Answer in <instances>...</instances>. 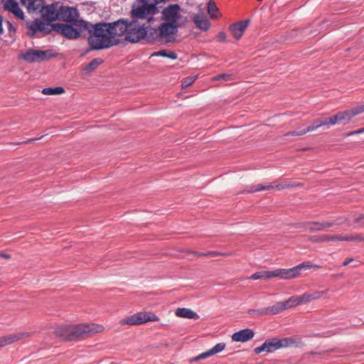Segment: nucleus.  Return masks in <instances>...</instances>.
Returning a JSON list of instances; mask_svg holds the SVG:
<instances>
[{"mask_svg": "<svg viewBox=\"0 0 364 364\" xmlns=\"http://www.w3.org/2000/svg\"><path fill=\"white\" fill-rule=\"evenodd\" d=\"M355 241H357V242L363 241L364 242V237H363L361 235L356 234V235H355Z\"/></svg>", "mask_w": 364, "mask_h": 364, "instance_id": "49", "label": "nucleus"}, {"mask_svg": "<svg viewBox=\"0 0 364 364\" xmlns=\"http://www.w3.org/2000/svg\"><path fill=\"white\" fill-rule=\"evenodd\" d=\"M40 9L43 19L48 21V23L40 19H36L28 23V28L31 31L29 33L31 36H33L37 32H42L46 34L49 33L53 27V25H50L49 23L59 18V13L57 12L55 6L53 4L42 6Z\"/></svg>", "mask_w": 364, "mask_h": 364, "instance_id": "3", "label": "nucleus"}, {"mask_svg": "<svg viewBox=\"0 0 364 364\" xmlns=\"http://www.w3.org/2000/svg\"><path fill=\"white\" fill-rule=\"evenodd\" d=\"M364 133V127H362L359 129H357L355 131H353V132H350L348 133H347L346 134V136H353V135H355V134H363Z\"/></svg>", "mask_w": 364, "mask_h": 364, "instance_id": "44", "label": "nucleus"}, {"mask_svg": "<svg viewBox=\"0 0 364 364\" xmlns=\"http://www.w3.org/2000/svg\"><path fill=\"white\" fill-rule=\"evenodd\" d=\"M300 264H303L301 267H300V271L301 270V269L303 268H307V269H310L311 268V264H310L309 262H302Z\"/></svg>", "mask_w": 364, "mask_h": 364, "instance_id": "48", "label": "nucleus"}, {"mask_svg": "<svg viewBox=\"0 0 364 364\" xmlns=\"http://www.w3.org/2000/svg\"><path fill=\"white\" fill-rule=\"evenodd\" d=\"M310 240L313 242H329V235H314L310 237Z\"/></svg>", "mask_w": 364, "mask_h": 364, "instance_id": "33", "label": "nucleus"}, {"mask_svg": "<svg viewBox=\"0 0 364 364\" xmlns=\"http://www.w3.org/2000/svg\"><path fill=\"white\" fill-rule=\"evenodd\" d=\"M220 255L228 256L230 253H223L218 251H210L206 252V257H217Z\"/></svg>", "mask_w": 364, "mask_h": 364, "instance_id": "41", "label": "nucleus"}, {"mask_svg": "<svg viewBox=\"0 0 364 364\" xmlns=\"http://www.w3.org/2000/svg\"><path fill=\"white\" fill-rule=\"evenodd\" d=\"M305 134H306V129H302V130H299V131L289 132L287 134H285L284 136H297L304 135Z\"/></svg>", "mask_w": 364, "mask_h": 364, "instance_id": "39", "label": "nucleus"}, {"mask_svg": "<svg viewBox=\"0 0 364 364\" xmlns=\"http://www.w3.org/2000/svg\"><path fill=\"white\" fill-rule=\"evenodd\" d=\"M272 277V271H260V272H257L254 273L251 276L250 279H254V280H257L259 279H263V278L269 279Z\"/></svg>", "mask_w": 364, "mask_h": 364, "instance_id": "30", "label": "nucleus"}, {"mask_svg": "<svg viewBox=\"0 0 364 364\" xmlns=\"http://www.w3.org/2000/svg\"><path fill=\"white\" fill-rule=\"evenodd\" d=\"M303 264H299L290 269H277L272 271V277H279L283 279H291L300 274V267Z\"/></svg>", "mask_w": 364, "mask_h": 364, "instance_id": "14", "label": "nucleus"}, {"mask_svg": "<svg viewBox=\"0 0 364 364\" xmlns=\"http://www.w3.org/2000/svg\"><path fill=\"white\" fill-rule=\"evenodd\" d=\"M0 256L5 259H9L11 257L10 255L2 253V252L0 253Z\"/></svg>", "mask_w": 364, "mask_h": 364, "instance_id": "54", "label": "nucleus"}, {"mask_svg": "<svg viewBox=\"0 0 364 364\" xmlns=\"http://www.w3.org/2000/svg\"><path fill=\"white\" fill-rule=\"evenodd\" d=\"M225 344L224 343H219L216 344L213 348L208 350L211 355L217 354L225 349Z\"/></svg>", "mask_w": 364, "mask_h": 364, "instance_id": "34", "label": "nucleus"}, {"mask_svg": "<svg viewBox=\"0 0 364 364\" xmlns=\"http://www.w3.org/2000/svg\"><path fill=\"white\" fill-rule=\"evenodd\" d=\"M321 267L317 264H311V268H321Z\"/></svg>", "mask_w": 364, "mask_h": 364, "instance_id": "57", "label": "nucleus"}, {"mask_svg": "<svg viewBox=\"0 0 364 364\" xmlns=\"http://www.w3.org/2000/svg\"><path fill=\"white\" fill-rule=\"evenodd\" d=\"M333 225H334V223H331V222H324V223H322L323 230L324 229H327V228H329L333 226Z\"/></svg>", "mask_w": 364, "mask_h": 364, "instance_id": "47", "label": "nucleus"}, {"mask_svg": "<svg viewBox=\"0 0 364 364\" xmlns=\"http://www.w3.org/2000/svg\"><path fill=\"white\" fill-rule=\"evenodd\" d=\"M48 51L30 49L21 55V58L28 62H37L48 58Z\"/></svg>", "mask_w": 364, "mask_h": 364, "instance_id": "17", "label": "nucleus"}, {"mask_svg": "<svg viewBox=\"0 0 364 364\" xmlns=\"http://www.w3.org/2000/svg\"><path fill=\"white\" fill-rule=\"evenodd\" d=\"M2 33H3V31L0 30V34H1Z\"/></svg>", "mask_w": 364, "mask_h": 364, "instance_id": "58", "label": "nucleus"}, {"mask_svg": "<svg viewBox=\"0 0 364 364\" xmlns=\"http://www.w3.org/2000/svg\"><path fill=\"white\" fill-rule=\"evenodd\" d=\"M32 336V333L28 331H19L0 337V348L12 344L18 341L28 338Z\"/></svg>", "mask_w": 364, "mask_h": 364, "instance_id": "12", "label": "nucleus"}, {"mask_svg": "<svg viewBox=\"0 0 364 364\" xmlns=\"http://www.w3.org/2000/svg\"><path fill=\"white\" fill-rule=\"evenodd\" d=\"M353 260V258L352 257H350V258H348L347 259H346L343 263V266H347L348 264H350V262H351Z\"/></svg>", "mask_w": 364, "mask_h": 364, "instance_id": "52", "label": "nucleus"}, {"mask_svg": "<svg viewBox=\"0 0 364 364\" xmlns=\"http://www.w3.org/2000/svg\"><path fill=\"white\" fill-rule=\"evenodd\" d=\"M330 241H355V235H329Z\"/></svg>", "mask_w": 364, "mask_h": 364, "instance_id": "29", "label": "nucleus"}, {"mask_svg": "<svg viewBox=\"0 0 364 364\" xmlns=\"http://www.w3.org/2000/svg\"><path fill=\"white\" fill-rule=\"evenodd\" d=\"M181 8L178 4H171L166 7L161 14V19L164 21L161 23L166 26H171L172 29L169 31L174 37L178 31L181 19Z\"/></svg>", "mask_w": 364, "mask_h": 364, "instance_id": "4", "label": "nucleus"}, {"mask_svg": "<svg viewBox=\"0 0 364 364\" xmlns=\"http://www.w3.org/2000/svg\"><path fill=\"white\" fill-rule=\"evenodd\" d=\"M362 112H364V105H358L350 109L339 112L328 118L330 125H335L338 122L348 123L351 119Z\"/></svg>", "mask_w": 364, "mask_h": 364, "instance_id": "7", "label": "nucleus"}, {"mask_svg": "<svg viewBox=\"0 0 364 364\" xmlns=\"http://www.w3.org/2000/svg\"><path fill=\"white\" fill-rule=\"evenodd\" d=\"M53 27L57 32L61 33L63 36L68 38L75 39L80 36L82 32L88 28V23L80 20V21L72 23L71 25L55 23L53 25Z\"/></svg>", "mask_w": 364, "mask_h": 364, "instance_id": "5", "label": "nucleus"}, {"mask_svg": "<svg viewBox=\"0 0 364 364\" xmlns=\"http://www.w3.org/2000/svg\"><path fill=\"white\" fill-rule=\"evenodd\" d=\"M298 343L299 342L296 339L291 337H285L282 338L274 337L267 339L264 342L266 348V353H274L278 349L289 347Z\"/></svg>", "mask_w": 364, "mask_h": 364, "instance_id": "9", "label": "nucleus"}, {"mask_svg": "<svg viewBox=\"0 0 364 364\" xmlns=\"http://www.w3.org/2000/svg\"><path fill=\"white\" fill-rule=\"evenodd\" d=\"M4 7L6 10L14 14V15L19 18H24V14L23 11L20 9L18 0H4Z\"/></svg>", "mask_w": 364, "mask_h": 364, "instance_id": "19", "label": "nucleus"}, {"mask_svg": "<svg viewBox=\"0 0 364 364\" xmlns=\"http://www.w3.org/2000/svg\"><path fill=\"white\" fill-rule=\"evenodd\" d=\"M284 303H285L287 309L301 304V301L299 296H291L289 299L284 301Z\"/></svg>", "mask_w": 364, "mask_h": 364, "instance_id": "31", "label": "nucleus"}, {"mask_svg": "<svg viewBox=\"0 0 364 364\" xmlns=\"http://www.w3.org/2000/svg\"><path fill=\"white\" fill-rule=\"evenodd\" d=\"M255 336L254 331L250 328H245L235 332L232 336V340L237 342H247Z\"/></svg>", "mask_w": 364, "mask_h": 364, "instance_id": "20", "label": "nucleus"}, {"mask_svg": "<svg viewBox=\"0 0 364 364\" xmlns=\"http://www.w3.org/2000/svg\"><path fill=\"white\" fill-rule=\"evenodd\" d=\"M110 26L112 36L114 39H117V37L126 36L127 31L128 21L124 19H119L113 23H108Z\"/></svg>", "mask_w": 364, "mask_h": 364, "instance_id": "15", "label": "nucleus"}, {"mask_svg": "<svg viewBox=\"0 0 364 364\" xmlns=\"http://www.w3.org/2000/svg\"><path fill=\"white\" fill-rule=\"evenodd\" d=\"M2 21H3L2 17L0 16V30L3 31Z\"/></svg>", "mask_w": 364, "mask_h": 364, "instance_id": "56", "label": "nucleus"}, {"mask_svg": "<svg viewBox=\"0 0 364 364\" xmlns=\"http://www.w3.org/2000/svg\"><path fill=\"white\" fill-rule=\"evenodd\" d=\"M362 220H364V215H360L358 218H355V223H360Z\"/></svg>", "mask_w": 364, "mask_h": 364, "instance_id": "53", "label": "nucleus"}, {"mask_svg": "<svg viewBox=\"0 0 364 364\" xmlns=\"http://www.w3.org/2000/svg\"><path fill=\"white\" fill-rule=\"evenodd\" d=\"M299 297H300V299L301 301V304L314 301L313 298H312L311 293L306 292V293L303 294L302 295L299 296Z\"/></svg>", "mask_w": 364, "mask_h": 364, "instance_id": "38", "label": "nucleus"}, {"mask_svg": "<svg viewBox=\"0 0 364 364\" xmlns=\"http://www.w3.org/2000/svg\"><path fill=\"white\" fill-rule=\"evenodd\" d=\"M193 22L198 28L203 31H208L210 28V22L207 17L201 12L198 13L193 17Z\"/></svg>", "mask_w": 364, "mask_h": 364, "instance_id": "21", "label": "nucleus"}, {"mask_svg": "<svg viewBox=\"0 0 364 364\" xmlns=\"http://www.w3.org/2000/svg\"><path fill=\"white\" fill-rule=\"evenodd\" d=\"M296 228H308L310 232L321 231L323 230L322 223L319 222H305L298 223Z\"/></svg>", "mask_w": 364, "mask_h": 364, "instance_id": "24", "label": "nucleus"}, {"mask_svg": "<svg viewBox=\"0 0 364 364\" xmlns=\"http://www.w3.org/2000/svg\"><path fill=\"white\" fill-rule=\"evenodd\" d=\"M208 12L211 18H216L220 16V12L216 4L213 1L208 4Z\"/></svg>", "mask_w": 364, "mask_h": 364, "instance_id": "27", "label": "nucleus"}, {"mask_svg": "<svg viewBox=\"0 0 364 364\" xmlns=\"http://www.w3.org/2000/svg\"><path fill=\"white\" fill-rule=\"evenodd\" d=\"M159 317L153 312H139L120 321L122 325H140L149 321H157Z\"/></svg>", "mask_w": 364, "mask_h": 364, "instance_id": "10", "label": "nucleus"}, {"mask_svg": "<svg viewBox=\"0 0 364 364\" xmlns=\"http://www.w3.org/2000/svg\"><path fill=\"white\" fill-rule=\"evenodd\" d=\"M146 28L145 38L149 42H154L158 40H166V41H171L174 37L171 34L169 31L172 29L171 26H166L161 23L159 25H149Z\"/></svg>", "mask_w": 364, "mask_h": 364, "instance_id": "6", "label": "nucleus"}, {"mask_svg": "<svg viewBox=\"0 0 364 364\" xmlns=\"http://www.w3.org/2000/svg\"><path fill=\"white\" fill-rule=\"evenodd\" d=\"M43 137V136L39 137V138H35V139H29L28 140H26V141H24V143H31V142H33L38 139H41ZM23 144V142H21V143H18V144Z\"/></svg>", "mask_w": 364, "mask_h": 364, "instance_id": "50", "label": "nucleus"}, {"mask_svg": "<svg viewBox=\"0 0 364 364\" xmlns=\"http://www.w3.org/2000/svg\"><path fill=\"white\" fill-rule=\"evenodd\" d=\"M146 28L139 25L136 21L128 22L125 39L131 43H136L145 38Z\"/></svg>", "mask_w": 364, "mask_h": 364, "instance_id": "11", "label": "nucleus"}, {"mask_svg": "<svg viewBox=\"0 0 364 364\" xmlns=\"http://www.w3.org/2000/svg\"><path fill=\"white\" fill-rule=\"evenodd\" d=\"M287 309L284 301L277 302L274 305L268 307L269 314L275 315Z\"/></svg>", "mask_w": 364, "mask_h": 364, "instance_id": "25", "label": "nucleus"}, {"mask_svg": "<svg viewBox=\"0 0 364 364\" xmlns=\"http://www.w3.org/2000/svg\"><path fill=\"white\" fill-rule=\"evenodd\" d=\"M102 60L100 59V58H95L93 59L92 60H91V62L90 63H88L85 68V70L87 71V72H90V71H92V70H95L97 66L102 63Z\"/></svg>", "mask_w": 364, "mask_h": 364, "instance_id": "32", "label": "nucleus"}, {"mask_svg": "<svg viewBox=\"0 0 364 364\" xmlns=\"http://www.w3.org/2000/svg\"><path fill=\"white\" fill-rule=\"evenodd\" d=\"M104 326L97 323L62 325L54 331L56 337L65 341L84 340L104 331Z\"/></svg>", "mask_w": 364, "mask_h": 364, "instance_id": "1", "label": "nucleus"}, {"mask_svg": "<svg viewBox=\"0 0 364 364\" xmlns=\"http://www.w3.org/2000/svg\"><path fill=\"white\" fill-rule=\"evenodd\" d=\"M265 351L266 352V348H265V346H264V343H263L262 346H259V347H257L254 349V352L256 353V354H259L262 352Z\"/></svg>", "mask_w": 364, "mask_h": 364, "instance_id": "45", "label": "nucleus"}, {"mask_svg": "<svg viewBox=\"0 0 364 364\" xmlns=\"http://www.w3.org/2000/svg\"><path fill=\"white\" fill-rule=\"evenodd\" d=\"M327 291H328V289H326L325 291H314L313 293H311L313 300H317V299H321L322 296H323L324 294H326L327 293Z\"/></svg>", "mask_w": 364, "mask_h": 364, "instance_id": "40", "label": "nucleus"}, {"mask_svg": "<svg viewBox=\"0 0 364 364\" xmlns=\"http://www.w3.org/2000/svg\"><path fill=\"white\" fill-rule=\"evenodd\" d=\"M151 56H161L165 58H168L172 60H175L177 58V54L173 51H167L166 50H161L158 52H156L151 55Z\"/></svg>", "mask_w": 364, "mask_h": 364, "instance_id": "28", "label": "nucleus"}, {"mask_svg": "<svg viewBox=\"0 0 364 364\" xmlns=\"http://www.w3.org/2000/svg\"><path fill=\"white\" fill-rule=\"evenodd\" d=\"M158 11V8L154 4L142 2L141 5L134 8L132 13L136 18L147 19L148 22L151 23L155 21L152 16Z\"/></svg>", "mask_w": 364, "mask_h": 364, "instance_id": "8", "label": "nucleus"}, {"mask_svg": "<svg viewBox=\"0 0 364 364\" xmlns=\"http://www.w3.org/2000/svg\"><path fill=\"white\" fill-rule=\"evenodd\" d=\"M79 13L77 9L73 7H62L59 12V18L66 22L74 23L80 21L77 18Z\"/></svg>", "mask_w": 364, "mask_h": 364, "instance_id": "16", "label": "nucleus"}, {"mask_svg": "<svg viewBox=\"0 0 364 364\" xmlns=\"http://www.w3.org/2000/svg\"><path fill=\"white\" fill-rule=\"evenodd\" d=\"M249 20L239 21L230 26V31L235 38L239 40L245 33L249 24Z\"/></svg>", "mask_w": 364, "mask_h": 364, "instance_id": "18", "label": "nucleus"}, {"mask_svg": "<svg viewBox=\"0 0 364 364\" xmlns=\"http://www.w3.org/2000/svg\"><path fill=\"white\" fill-rule=\"evenodd\" d=\"M21 2L29 12L39 10L43 5V0H21Z\"/></svg>", "mask_w": 364, "mask_h": 364, "instance_id": "23", "label": "nucleus"}, {"mask_svg": "<svg viewBox=\"0 0 364 364\" xmlns=\"http://www.w3.org/2000/svg\"><path fill=\"white\" fill-rule=\"evenodd\" d=\"M213 80H223L224 81H231V80H234V77H233L232 75H231V74L223 73V74H220V75H216L215 77H213Z\"/></svg>", "mask_w": 364, "mask_h": 364, "instance_id": "37", "label": "nucleus"}, {"mask_svg": "<svg viewBox=\"0 0 364 364\" xmlns=\"http://www.w3.org/2000/svg\"><path fill=\"white\" fill-rule=\"evenodd\" d=\"M176 315L178 317L191 318V319H198L199 316L190 309L187 308H178L176 311Z\"/></svg>", "mask_w": 364, "mask_h": 364, "instance_id": "22", "label": "nucleus"}, {"mask_svg": "<svg viewBox=\"0 0 364 364\" xmlns=\"http://www.w3.org/2000/svg\"><path fill=\"white\" fill-rule=\"evenodd\" d=\"M209 356H211V355L210 354L209 351L208 350V351L204 352V353L200 354L199 355L192 358L191 360V361H197L198 360L204 359V358H208Z\"/></svg>", "mask_w": 364, "mask_h": 364, "instance_id": "42", "label": "nucleus"}, {"mask_svg": "<svg viewBox=\"0 0 364 364\" xmlns=\"http://www.w3.org/2000/svg\"><path fill=\"white\" fill-rule=\"evenodd\" d=\"M217 40L219 42H225L226 41V34L224 32H220L216 36Z\"/></svg>", "mask_w": 364, "mask_h": 364, "instance_id": "43", "label": "nucleus"}, {"mask_svg": "<svg viewBox=\"0 0 364 364\" xmlns=\"http://www.w3.org/2000/svg\"><path fill=\"white\" fill-rule=\"evenodd\" d=\"M44 95H58L61 94L62 92H42Z\"/></svg>", "mask_w": 364, "mask_h": 364, "instance_id": "55", "label": "nucleus"}, {"mask_svg": "<svg viewBox=\"0 0 364 364\" xmlns=\"http://www.w3.org/2000/svg\"><path fill=\"white\" fill-rule=\"evenodd\" d=\"M87 30L90 33L88 42L93 50L107 48L119 43L118 39L113 38L108 23L88 24Z\"/></svg>", "mask_w": 364, "mask_h": 364, "instance_id": "2", "label": "nucleus"}, {"mask_svg": "<svg viewBox=\"0 0 364 364\" xmlns=\"http://www.w3.org/2000/svg\"><path fill=\"white\" fill-rule=\"evenodd\" d=\"M41 91H64L61 87L43 88Z\"/></svg>", "mask_w": 364, "mask_h": 364, "instance_id": "46", "label": "nucleus"}, {"mask_svg": "<svg viewBox=\"0 0 364 364\" xmlns=\"http://www.w3.org/2000/svg\"><path fill=\"white\" fill-rule=\"evenodd\" d=\"M249 314H256L257 316H265V315H269V310L268 307L259 309H252L249 311Z\"/></svg>", "mask_w": 364, "mask_h": 364, "instance_id": "36", "label": "nucleus"}, {"mask_svg": "<svg viewBox=\"0 0 364 364\" xmlns=\"http://www.w3.org/2000/svg\"><path fill=\"white\" fill-rule=\"evenodd\" d=\"M196 76H188L186 78H184L181 82V88L185 89L188 87L189 85H191L196 80Z\"/></svg>", "mask_w": 364, "mask_h": 364, "instance_id": "35", "label": "nucleus"}, {"mask_svg": "<svg viewBox=\"0 0 364 364\" xmlns=\"http://www.w3.org/2000/svg\"><path fill=\"white\" fill-rule=\"evenodd\" d=\"M297 186H299V184H296L294 183H286L284 184H280V183L276 184V182L267 183L266 184L259 183V184L251 186L249 191L257 192V191H267V190L273 189L274 188H275L278 191H281V190H283L285 188H292V187Z\"/></svg>", "mask_w": 364, "mask_h": 364, "instance_id": "13", "label": "nucleus"}, {"mask_svg": "<svg viewBox=\"0 0 364 364\" xmlns=\"http://www.w3.org/2000/svg\"><path fill=\"white\" fill-rule=\"evenodd\" d=\"M326 125H330L329 123L328 122V118L325 119H316L314 122H313V123L305 129L306 133H308L309 132L316 130L318 127Z\"/></svg>", "mask_w": 364, "mask_h": 364, "instance_id": "26", "label": "nucleus"}, {"mask_svg": "<svg viewBox=\"0 0 364 364\" xmlns=\"http://www.w3.org/2000/svg\"><path fill=\"white\" fill-rule=\"evenodd\" d=\"M193 255L198 257H206V252L205 253H200L198 252L192 251L191 252Z\"/></svg>", "mask_w": 364, "mask_h": 364, "instance_id": "51", "label": "nucleus"}]
</instances>
